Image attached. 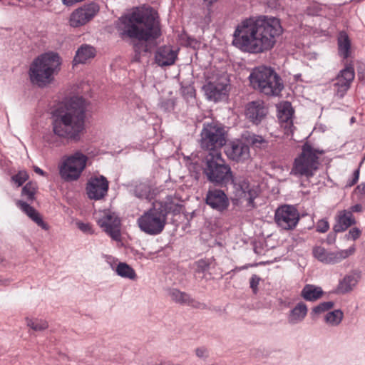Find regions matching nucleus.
<instances>
[{
	"label": "nucleus",
	"mask_w": 365,
	"mask_h": 365,
	"mask_svg": "<svg viewBox=\"0 0 365 365\" xmlns=\"http://www.w3.org/2000/svg\"><path fill=\"white\" fill-rule=\"evenodd\" d=\"M282 33L279 20L264 16L244 19L233 34L232 44L241 51L258 54L270 51Z\"/></svg>",
	"instance_id": "1"
},
{
	"label": "nucleus",
	"mask_w": 365,
	"mask_h": 365,
	"mask_svg": "<svg viewBox=\"0 0 365 365\" xmlns=\"http://www.w3.org/2000/svg\"><path fill=\"white\" fill-rule=\"evenodd\" d=\"M117 29L122 37L140 41L134 45L136 61L140 60L141 52L148 51L145 42L155 39L161 34L157 13L150 7H137L122 16L118 19Z\"/></svg>",
	"instance_id": "2"
},
{
	"label": "nucleus",
	"mask_w": 365,
	"mask_h": 365,
	"mask_svg": "<svg viewBox=\"0 0 365 365\" xmlns=\"http://www.w3.org/2000/svg\"><path fill=\"white\" fill-rule=\"evenodd\" d=\"M86 102L79 96L66 101L52 113V130L55 135L71 141L81 140L86 129Z\"/></svg>",
	"instance_id": "3"
},
{
	"label": "nucleus",
	"mask_w": 365,
	"mask_h": 365,
	"mask_svg": "<svg viewBox=\"0 0 365 365\" xmlns=\"http://www.w3.org/2000/svg\"><path fill=\"white\" fill-rule=\"evenodd\" d=\"M61 64L57 53L47 52L36 58L29 68L31 81L40 87L51 83L54 76L58 73Z\"/></svg>",
	"instance_id": "4"
},
{
	"label": "nucleus",
	"mask_w": 365,
	"mask_h": 365,
	"mask_svg": "<svg viewBox=\"0 0 365 365\" xmlns=\"http://www.w3.org/2000/svg\"><path fill=\"white\" fill-rule=\"evenodd\" d=\"M249 79L254 89L267 96H279L284 88L280 77L274 70L266 66L254 68Z\"/></svg>",
	"instance_id": "5"
},
{
	"label": "nucleus",
	"mask_w": 365,
	"mask_h": 365,
	"mask_svg": "<svg viewBox=\"0 0 365 365\" xmlns=\"http://www.w3.org/2000/svg\"><path fill=\"white\" fill-rule=\"evenodd\" d=\"M89 164V157L81 150L63 157L58 165L59 174L62 179L71 182L77 180Z\"/></svg>",
	"instance_id": "6"
},
{
	"label": "nucleus",
	"mask_w": 365,
	"mask_h": 365,
	"mask_svg": "<svg viewBox=\"0 0 365 365\" xmlns=\"http://www.w3.org/2000/svg\"><path fill=\"white\" fill-rule=\"evenodd\" d=\"M323 153V150L315 149L309 143H305L302 153L294 160L291 174L308 178L312 177L319 168V155Z\"/></svg>",
	"instance_id": "7"
},
{
	"label": "nucleus",
	"mask_w": 365,
	"mask_h": 365,
	"mask_svg": "<svg viewBox=\"0 0 365 365\" xmlns=\"http://www.w3.org/2000/svg\"><path fill=\"white\" fill-rule=\"evenodd\" d=\"M204 173L210 182L217 185L233 182L231 168L225 164L221 153H211L208 155Z\"/></svg>",
	"instance_id": "8"
},
{
	"label": "nucleus",
	"mask_w": 365,
	"mask_h": 365,
	"mask_svg": "<svg viewBox=\"0 0 365 365\" xmlns=\"http://www.w3.org/2000/svg\"><path fill=\"white\" fill-rule=\"evenodd\" d=\"M226 142V132L222 125L215 122L204 123L200 139L202 149L208 151L209 155L220 153Z\"/></svg>",
	"instance_id": "9"
},
{
	"label": "nucleus",
	"mask_w": 365,
	"mask_h": 365,
	"mask_svg": "<svg viewBox=\"0 0 365 365\" xmlns=\"http://www.w3.org/2000/svg\"><path fill=\"white\" fill-rule=\"evenodd\" d=\"M166 220L167 212L154 207L140 215L137 220V224L143 232L150 235H157L163 230Z\"/></svg>",
	"instance_id": "10"
},
{
	"label": "nucleus",
	"mask_w": 365,
	"mask_h": 365,
	"mask_svg": "<svg viewBox=\"0 0 365 365\" xmlns=\"http://www.w3.org/2000/svg\"><path fill=\"white\" fill-rule=\"evenodd\" d=\"M227 79L225 76L213 73L206 76L202 88L209 101L217 102L227 96Z\"/></svg>",
	"instance_id": "11"
},
{
	"label": "nucleus",
	"mask_w": 365,
	"mask_h": 365,
	"mask_svg": "<svg viewBox=\"0 0 365 365\" xmlns=\"http://www.w3.org/2000/svg\"><path fill=\"white\" fill-rule=\"evenodd\" d=\"M98 225L113 240L121 238V220L118 215L111 210L100 211L96 217Z\"/></svg>",
	"instance_id": "12"
},
{
	"label": "nucleus",
	"mask_w": 365,
	"mask_h": 365,
	"mask_svg": "<svg viewBox=\"0 0 365 365\" xmlns=\"http://www.w3.org/2000/svg\"><path fill=\"white\" fill-rule=\"evenodd\" d=\"M99 6L91 2L74 9L69 15L68 23L71 28H80L89 23L98 13Z\"/></svg>",
	"instance_id": "13"
},
{
	"label": "nucleus",
	"mask_w": 365,
	"mask_h": 365,
	"mask_svg": "<svg viewBox=\"0 0 365 365\" xmlns=\"http://www.w3.org/2000/svg\"><path fill=\"white\" fill-rule=\"evenodd\" d=\"M299 220L298 210L292 205H282L275 210L274 221L282 230H292L294 229Z\"/></svg>",
	"instance_id": "14"
},
{
	"label": "nucleus",
	"mask_w": 365,
	"mask_h": 365,
	"mask_svg": "<svg viewBox=\"0 0 365 365\" xmlns=\"http://www.w3.org/2000/svg\"><path fill=\"white\" fill-rule=\"evenodd\" d=\"M355 251L354 245L336 252H329L323 247L316 246L313 248L312 253L317 259L324 264H336L354 255Z\"/></svg>",
	"instance_id": "15"
},
{
	"label": "nucleus",
	"mask_w": 365,
	"mask_h": 365,
	"mask_svg": "<svg viewBox=\"0 0 365 365\" xmlns=\"http://www.w3.org/2000/svg\"><path fill=\"white\" fill-rule=\"evenodd\" d=\"M355 78V72L351 63H345V67L341 70L333 83L334 95L340 98H343L351 87Z\"/></svg>",
	"instance_id": "16"
},
{
	"label": "nucleus",
	"mask_w": 365,
	"mask_h": 365,
	"mask_svg": "<svg viewBox=\"0 0 365 365\" xmlns=\"http://www.w3.org/2000/svg\"><path fill=\"white\" fill-rule=\"evenodd\" d=\"M232 182L235 195L237 200H245L251 204L259 192V186L256 183H251L247 179L240 178Z\"/></svg>",
	"instance_id": "17"
},
{
	"label": "nucleus",
	"mask_w": 365,
	"mask_h": 365,
	"mask_svg": "<svg viewBox=\"0 0 365 365\" xmlns=\"http://www.w3.org/2000/svg\"><path fill=\"white\" fill-rule=\"evenodd\" d=\"M227 156L236 162H242L250 156V147L240 140L231 141L225 148Z\"/></svg>",
	"instance_id": "18"
},
{
	"label": "nucleus",
	"mask_w": 365,
	"mask_h": 365,
	"mask_svg": "<svg viewBox=\"0 0 365 365\" xmlns=\"http://www.w3.org/2000/svg\"><path fill=\"white\" fill-rule=\"evenodd\" d=\"M108 190V182L103 176L91 178L86 187L90 199L101 200L106 196Z\"/></svg>",
	"instance_id": "19"
},
{
	"label": "nucleus",
	"mask_w": 365,
	"mask_h": 365,
	"mask_svg": "<svg viewBox=\"0 0 365 365\" xmlns=\"http://www.w3.org/2000/svg\"><path fill=\"white\" fill-rule=\"evenodd\" d=\"M268 108L262 101L257 100L250 102L245 108L247 118L254 124L258 125L267 115Z\"/></svg>",
	"instance_id": "20"
},
{
	"label": "nucleus",
	"mask_w": 365,
	"mask_h": 365,
	"mask_svg": "<svg viewBox=\"0 0 365 365\" xmlns=\"http://www.w3.org/2000/svg\"><path fill=\"white\" fill-rule=\"evenodd\" d=\"M277 116L281 124L287 135L292 134L293 133V114L294 110L292 105L288 101H284L277 106Z\"/></svg>",
	"instance_id": "21"
},
{
	"label": "nucleus",
	"mask_w": 365,
	"mask_h": 365,
	"mask_svg": "<svg viewBox=\"0 0 365 365\" xmlns=\"http://www.w3.org/2000/svg\"><path fill=\"white\" fill-rule=\"evenodd\" d=\"M206 203L215 210L223 211L229 206V200L224 191L213 189L207 192Z\"/></svg>",
	"instance_id": "22"
},
{
	"label": "nucleus",
	"mask_w": 365,
	"mask_h": 365,
	"mask_svg": "<svg viewBox=\"0 0 365 365\" xmlns=\"http://www.w3.org/2000/svg\"><path fill=\"white\" fill-rule=\"evenodd\" d=\"M335 224L333 227L334 232H342L356 223L351 211L343 210L337 212L335 217Z\"/></svg>",
	"instance_id": "23"
},
{
	"label": "nucleus",
	"mask_w": 365,
	"mask_h": 365,
	"mask_svg": "<svg viewBox=\"0 0 365 365\" xmlns=\"http://www.w3.org/2000/svg\"><path fill=\"white\" fill-rule=\"evenodd\" d=\"M177 58V52L170 46L160 47L155 56L156 63L160 66L173 65Z\"/></svg>",
	"instance_id": "24"
},
{
	"label": "nucleus",
	"mask_w": 365,
	"mask_h": 365,
	"mask_svg": "<svg viewBox=\"0 0 365 365\" xmlns=\"http://www.w3.org/2000/svg\"><path fill=\"white\" fill-rule=\"evenodd\" d=\"M338 54L343 59H348L351 57L352 46L351 41L345 31H340L337 36Z\"/></svg>",
	"instance_id": "25"
},
{
	"label": "nucleus",
	"mask_w": 365,
	"mask_h": 365,
	"mask_svg": "<svg viewBox=\"0 0 365 365\" xmlns=\"http://www.w3.org/2000/svg\"><path fill=\"white\" fill-rule=\"evenodd\" d=\"M307 306L303 302L297 303L287 314L288 323L291 325H296L302 322L307 317Z\"/></svg>",
	"instance_id": "26"
},
{
	"label": "nucleus",
	"mask_w": 365,
	"mask_h": 365,
	"mask_svg": "<svg viewBox=\"0 0 365 365\" xmlns=\"http://www.w3.org/2000/svg\"><path fill=\"white\" fill-rule=\"evenodd\" d=\"M360 279L359 273H350L341 279L337 286V290L340 293H347L351 292L358 284Z\"/></svg>",
	"instance_id": "27"
},
{
	"label": "nucleus",
	"mask_w": 365,
	"mask_h": 365,
	"mask_svg": "<svg viewBox=\"0 0 365 365\" xmlns=\"http://www.w3.org/2000/svg\"><path fill=\"white\" fill-rule=\"evenodd\" d=\"M323 293V290L320 287L308 284L302 289L301 296L307 301L314 302L320 299Z\"/></svg>",
	"instance_id": "28"
},
{
	"label": "nucleus",
	"mask_w": 365,
	"mask_h": 365,
	"mask_svg": "<svg viewBox=\"0 0 365 365\" xmlns=\"http://www.w3.org/2000/svg\"><path fill=\"white\" fill-rule=\"evenodd\" d=\"M17 205L38 226L44 230L48 229L46 224L44 223L38 212L33 207L22 201H18Z\"/></svg>",
	"instance_id": "29"
},
{
	"label": "nucleus",
	"mask_w": 365,
	"mask_h": 365,
	"mask_svg": "<svg viewBox=\"0 0 365 365\" xmlns=\"http://www.w3.org/2000/svg\"><path fill=\"white\" fill-rule=\"evenodd\" d=\"M95 56L94 48L88 45H82L76 51L73 59L75 64L85 63L88 60Z\"/></svg>",
	"instance_id": "30"
},
{
	"label": "nucleus",
	"mask_w": 365,
	"mask_h": 365,
	"mask_svg": "<svg viewBox=\"0 0 365 365\" xmlns=\"http://www.w3.org/2000/svg\"><path fill=\"white\" fill-rule=\"evenodd\" d=\"M114 272L120 277L128 279L130 280H135L137 274L133 267L125 262H118Z\"/></svg>",
	"instance_id": "31"
},
{
	"label": "nucleus",
	"mask_w": 365,
	"mask_h": 365,
	"mask_svg": "<svg viewBox=\"0 0 365 365\" xmlns=\"http://www.w3.org/2000/svg\"><path fill=\"white\" fill-rule=\"evenodd\" d=\"M168 295L170 299L177 304L190 305L193 302L192 299L187 293L175 288L170 289L168 292Z\"/></svg>",
	"instance_id": "32"
},
{
	"label": "nucleus",
	"mask_w": 365,
	"mask_h": 365,
	"mask_svg": "<svg viewBox=\"0 0 365 365\" xmlns=\"http://www.w3.org/2000/svg\"><path fill=\"white\" fill-rule=\"evenodd\" d=\"M343 317V312L339 309H335L328 312L324 317V320L329 326L336 327L341 322Z\"/></svg>",
	"instance_id": "33"
},
{
	"label": "nucleus",
	"mask_w": 365,
	"mask_h": 365,
	"mask_svg": "<svg viewBox=\"0 0 365 365\" xmlns=\"http://www.w3.org/2000/svg\"><path fill=\"white\" fill-rule=\"evenodd\" d=\"M26 322L27 327L36 331H41L48 327V322L42 319L26 317Z\"/></svg>",
	"instance_id": "34"
},
{
	"label": "nucleus",
	"mask_w": 365,
	"mask_h": 365,
	"mask_svg": "<svg viewBox=\"0 0 365 365\" xmlns=\"http://www.w3.org/2000/svg\"><path fill=\"white\" fill-rule=\"evenodd\" d=\"M135 195L142 199H148L150 195V188L145 184H140L135 190Z\"/></svg>",
	"instance_id": "35"
},
{
	"label": "nucleus",
	"mask_w": 365,
	"mask_h": 365,
	"mask_svg": "<svg viewBox=\"0 0 365 365\" xmlns=\"http://www.w3.org/2000/svg\"><path fill=\"white\" fill-rule=\"evenodd\" d=\"M36 186L33 183H27L22 189V195L26 197L28 200H34L36 193Z\"/></svg>",
	"instance_id": "36"
},
{
	"label": "nucleus",
	"mask_w": 365,
	"mask_h": 365,
	"mask_svg": "<svg viewBox=\"0 0 365 365\" xmlns=\"http://www.w3.org/2000/svg\"><path fill=\"white\" fill-rule=\"evenodd\" d=\"M333 307L334 303L332 302H324L320 303L312 309V314L319 315L323 312H325L326 311L331 309Z\"/></svg>",
	"instance_id": "37"
},
{
	"label": "nucleus",
	"mask_w": 365,
	"mask_h": 365,
	"mask_svg": "<svg viewBox=\"0 0 365 365\" xmlns=\"http://www.w3.org/2000/svg\"><path fill=\"white\" fill-rule=\"evenodd\" d=\"M247 140L252 145L257 146V147H260L266 143V140L264 139V138L262 136L255 135V134L249 135L247 137Z\"/></svg>",
	"instance_id": "38"
},
{
	"label": "nucleus",
	"mask_w": 365,
	"mask_h": 365,
	"mask_svg": "<svg viewBox=\"0 0 365 365\" xmlns=\"http://www.w3.org/2000/svg\"><path fill=\"white\" fill-rule=\"evenodd\" d=\"M29 175L24 170L19 171L16 175L12 177V180L17 184L18 187L23 185V183L28 179Z\"/></svg>",
	"instance_id": "39"
},
{
	"label": "nucleus",
	"mask_w": 365,
	"mask_h": 365,
	"mask_svg": "<svg viewBox=\"0 0 365 365\" xmlns=\"http://www.w3.org/2000/svg\"><path fill=\"white\" fill-rule=\"evenodd\" d=\"M317 231L319 232L324 233L329 228V224L327 220L322 219L317 223Z\"/></svg>",
	"instance_id": "40"
},
{
	"label": "nucleus",
	"mask_w": 365,
	"mask_h": 365,
	"mask_svg": "<svg viewBox=\"0 0 365 365\" xmlns=\"http://www.w3.org/2000/svg\"><path fill=\"white\" fill-rule=\"evenodd\" d=\"M76 226L80 230H81L83 232H84L86 234H93V233L92 226L89 223L77 222Z\"/></svg>",
	"instance_id": "41"
},
{
	"label": "nucleus",
	"mask_w": 365,
	"mask_h": 365,
	"mask_svg": "<svg viewBox=\"0 0 365 365\" xmlns=\"http://www.w3.org/2000/svg\"><path fill=\"white\" fill-rule=\"evenodd\" d=\"M196 272H203L208 269L210 263L205 259H200L195 262Z\"/></svg>",
	"instance_id": "42"
},
{
	"label": "nucleus",
	"mask_w": 365,
	"mask_h": 365,
	"mask_svg": "<svg viewBox=\"0 0 365 365\" xmlns=\"http://www.w3.org/2000/svg\"><path fill=\"white\" fill-rule=\"evenodd\" d=\"M361 230L356 227L351 229L349 232L346 235L347 240H356L361 235Z\"/></svg>",
	"instance_id": "43"
},
{
	"label": "nucleus",
	"mask_w": 365,
	"mask_h": 365,
	"mask_svg": "<svg viewBox=\"0 0 365 365\" xmlns=\"http://www.w3.org/2000/svg\"><path fill=\"white\" fill-rule=\"evenodd\" d=\"M260 277L256 274H253L250 279V287L255 293L257 291V287L260 282Z\"/></svg>",
	"instance_id": "44"
},
{
	"label": "nucleus",
	"mask_w": 365,
	"mask_h": 365,
	"mask_svg": "<svg viewBox=\"0 0 365 365\" xmlns=\"http://www.w3.org/2000/svg\"><path fill=\"white\" fill-rule=\"evenodd\" d=\"M359 172H360L359 168L356 169L354 172L351 178L347 180L346 185V187H351L358 182L359 178Z\"/></svg>",
	"instance_id": "45"
},
{
	"label": "nucleus",
	"mask_w": 365,
	"mask_h": 365,
	"mask_svg": "<svg viewBox=\"0 0 365 365\" xmlns=\"http://www.w3.org/2000/svg\"><path fill=\"white\" fill-rule=\"evenodd\" d=\"M195 354L198 358L205 359L207 357V349L205 347H198L195 349Z\"/></svg>",
	"instance_id": "46"
},
{
	"label": "nucleus",
	"mask_w": 365,
	"mask_h": 365,
	"mask_svg": "<svg viewBox=\"0 0 365 365\" xmlns=\"http://www.w3.org/2000/svg\"><path fill=\"white\" fill-rule=\"evenodd\" d=\"M358 78L360 81L365 82V64L358 67Z\"/></svg>",
	"instance_id": "47"
},
{
	"label": "nucleus",
	"mask_w": 365,
	"mask_h": 365,
	"mask_svg": "<svg viewBox=\"0 0 365 365\" xmlns=\"http://www.w3.org/2000/svg\"><path fill=\"white\" fill-rule=\"evenodd\" d=\"M106 260L110 264L112 269L114 271L115 267L116 264H118L117 263L118 260L111 256H106Z\"/></svg>",
	"instance_id": "48"
},
{
	"label": "nucleus",
	"mask_w": 365,
	"mask_h": 365,
	"mask_svg": "<svg viewBox=\"0 0 365 365\" xmlns=\"http://www.w3.org/2000/svg\"><path fill=\"white\" fill-rule=\"evenodd\" d=\"M361 210H362V207H361V205H359V204H356V205H354V206H352V207H351V210H350V211H351V213H352L353 212H361Z\"/></svg>",
	"instance_id": "49"
},
{
	"label": "nucleus",
	"mask_w": 365,
	"mask_h": 365,
	"mask_svg": "<svg viewBox=\"0 0 365 365\" xmlns=\"http://www.w3.org/2000/svg\"><path fill=\"white\" fill-rule=\"evenodd\" d=\"M34 169V171L36 173L41 175H45V173L43 172V170H41L40 168L35 166Z\"/></svg>",
	"instance_id": "50"
},
{
	"label": "nucleus",
	"mask_w": 365,
	"mask_h": 365,
	"mask_svg": "<svg viewBox=\"0 0 365 365\" xmlns=\"http://www.w3.org/2000/svg\"><path fill=\"white\" fill-rule=\"evenodd\" d=\"M357 188L361 190L362 192H365V183H362V184L359 185L357 187Z\"/></svg>",
	"instance_id": "51"
},
{
	"label": "nucleus",
	"mask_w": 365,
	"mask_h": 365,
	"mask_svg": "<svg viewBox=\"0 0 365 365\" xmlns=\"http://www.w3.org/2000/svg\"><path fill=\"white\" fill-rule=\"evenodd\" d=\"M351 123L354 122V117H352V118H351Z\"/></svg>",
	"instance_id": "52"
}]
</instances>
